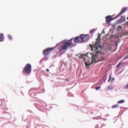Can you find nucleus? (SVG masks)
I'll list each match as a JSON object with an SVG mask.
<instances>
[{"label":"nucleus","mask_w":128,"mask_h":128,"mask_svg":"<svg viewBox=\"0 0 128 128\" xmlns=\"http://www.w3.org/2000/svg\"><path fill=\"white\" fill-rule=\"evenodd\" d=\"M52 67V66H50V67Z\"/></svg>","instance_id":"3c124183"},{"label":"nucleus","mask_w":128,"mask_h":128,"mask_svg":"<svg viewBox=\"0 0 128 128\" xmlns=\"http://www.w3.org/2000/svg\"><path fill=\"white\" fill-rule=\"evenodd\" d=\"M114 16H115V15L114 14V15H113L112 16H112V17H114Z\"/></svg>","instance_id":"58836bf2"},{"label":"nucleus","mask_w":128,"mask_h":128,"mask_svg":"<svg viewBox=\"0 0 128 128\" xmlns=\"http://www.w3.org/2000/svg\"><path fill=\"white\" fill-rule=\"evenodd\" d=\"M39 89V88H37L36 89L35 88H32L31 89H30L29 91V93H30V92L31 91H32V90H33V91H34V90H37V91H38Z\"/></svg>","instance_id":"2eb2a0df"},{"label":"nucleus","mask_w":128,"mask_h":128,"mask_svg":"<svg viewBox=\"0 0 128 128\" xmlns=\"http://www.w3.org/2000/svg\"><path fill=\"white\" fill-rule=\"evenodd\" d=\"M59 52H58V53H57V55H54V57H56V56H60L61 55H60L59 54Z\"/></svg>","instance_id":"bb28decb"},{"label":"nucleus","mask_w":128,"mask_h":128,"mask_svg":"<svg viewBox=\"0 0 128 128\" xmlns=\"http://www.w3.org/2000/svg\"><path fill=\"white\" fill-rule=\"evenodd\" d=\"M89 46L92 51V52L90 53V54L92 56L91 57L92 62L91 63L89 64L85 62L86 67L90 66L91 64L94 62H96L98 61H102L104 59V58L102 57V59L98 60V61H97L96 60L99 56V54H100L103 52V47L100 44L96 45L95 44H94V47L95 50H94V48H93V46L91 44H90Z\"/></svg>","instance_id":"f257e3e1"},{"label":"nucleus","mask_w":128,"mask_h":128,"mask_svg":"<svg viewBox=\"0 0 128 128\" xmlns=\"http://www.w3.org/2000/svg\"><path fill=\"white\" fill-rule=\"evenodd\" d=\"M121 64V63H119L118 64L117 66H116V68H118L120 66V64Z\"/></svg>","instance_id":"a878e982"},{"label":"nucleus","mask_w":128,"mask_h":128,"mask_svg":"<svg viewBox=\"0 0 128 128\" xmlns=\"http://www.w3.org/2000/svg\"><path fill=\"white\" fill-rule=\"evenodd\" d=\"M126 34V36H127L128 35V32H127L124 33V34Z\"/></svg>","instance_id":"473e14b6"},{"label":"nucleus","mask_w":128,"mask_h":128,"mask_svg":"<svg viewBox=\"0 0 128 128\" xmlns=\"http://www.w3.org/2000/svg\"><path fill=\"white\" fill-rule=\"evenodd\" d=\"M114 80H115V79L113 77L112 78V81H114Z\"/></svg>","instance_id":"c9c22d12"},{"label":"nucleus","mask_w":128,"mask_h":128,"mask_svg":"<svg viewBox=\"0 0 128 128\" xmlns=\"http://www.w3.org/2000/svg\"><path fill=\"white\" fill-rule=\"evenodd\" d=\"M122 26H117L116 30L118 31V34H119L121 31H122Z\"/></svg>","instance_id":"9b49d317"},{"label":"nucleus","mask_w":128,"mask_h":128,"mask_svg":"<svg viewBox=\"0 0 128 128\" xmlns=\"http://www.w3.org/2000/svg\"><path fill=\"white\" fill-rule=\"evenodd\" d=\"M127 8H122L120 12L116 16L113 18L115 20L116 18H118L122 14H123L124 12H125L126 10H127Z\"/></svg>","instance_id":"6e6552de"},{"label":"nucleus","mask_w":128,"mask_h":128,"mask_svg":"<svg viewBox=\"0 0 128 128\" xmlns=\"http://www.w3.org/2000/svg\"><path fill=\"white\" fill-rule=\"evenodd\" d=\"M46 70L47 72H48L49 71V70L48 69H46Z\"/></svg>","instance_id":"4c0bfd02"},{"label":"nucleus","mask_w":128,"mask_h":128,"mask_svg":"<svg viewBox=\"0 0 128 128\" xmlns=\"http://www.w3.org/2000/svg\"><path fill=\"white\" fill-rule=\"evenodd\" d=\"M116 46H117L118 45V41L117 40H116Z\"/></svg>","instance_id":"2f4dec72"},{"label":"nucleus","mask_w":128,"mask_h":128,"mask_svg":"<svg viewBox=\"0 0 128 128\" xmlns=\"http://www.w3.org/2000/svg\"><path fill=\"white\" fill-rule=\"evenodd\" d=\"M8 36L10 40H11L12 38V36L10 34H8Z\"/></svg>","instance_id":"4be33fe9"},{"label":"nucleus","mask_w":128,"mask_h":128,"mask_svg":"<svg viewBox=\"0 0 128 128\" xmlns=\"http://www.w3.org/2000/svg\"><path fill=\"white\" fill-rule=\"evenodd\" d=\"M24 70L23 71V73H25L26 74H30L31 73L32 71V67L31 64L29 63L27 64L24 68Z\"/></svg>","instance_id":"7ed1b4c3"},{"label":"nucleus","mask_w":128,"mask_h":128,"mask_svg":"<svg viewBox=\"0 0 128 128\" xmlns=\"http://www.w3.org/2000/svg\"><path fill=\"white\" fill-rule=\"evenodd\" d=\"M36 104L35 103V105L36 106ZM36 107H37H37H36Z\"/></svg>","instance_id":"37998d69"},{"label":"nucleus","mask_w":128,"mask_h":128,"mask_svg":"<svg viewBox=\"0 0 128 128\" xmlns=\"http://www.w3.org/2000/svg\"><path fill=\"white\" fill-rule=\"evenodd\" d=\"M111 79V74H110L109 75V78H108V82H110V81Z\"/></svg>","instance_id":"b1692460"},{"label":"nucleus","mask_w":128,"mask_h":128,"mask_svg":"<svg viewBox=\"0 0 128 128\" xmlns=\"http://www.w3.org/2000/svg\"><path fill=\"white\" fill-rule=\"evenodd\" d=\"M108 89L109 90H112L113 89V87L111 85L109 86L108 87Z\"/></svg>","instance_id":"5701e85b"},{"label":"nucleus","mask_w":128,"mask_h":128,"mask_svg":"<svg viewBox=\"0 0 128 128\" xmlns=\"http://www.w3.org/2000/svg\"><path fill=\"white\" fill-rule=\"evenodd\" d=\"M54 66V64H53L52 65V66Z\"/></svg>","instance_id":"de8ad7c7"},{"label":"nucleus","mask_w":128,"mask_h":128,"mask_svg":"<svg viewBox=\"0 0 128 128\" xmlns=\"http://www.w3.org/2000/svg\"><path fill=\"white\" fill-rule=\"evenodd\" d=\"M88 54V53H87L86 54H80L79 53L78 54H76V56H77L79 57V58H82L84 59L85 58L84 56H86Z\"/></svg>","instance_id":"f8f14e48"},{"label":"nucleus","mask_w":128,"mask_h":128,"mask_svg":"<svg viewBox=\"0 0 128 128\" xmlns=\"http://www.w3.org/2000/svg\"><path fill=\"white\" fill-rule=\"evenodd\" d=\"M96 30H95L94 29H93L90 31V33L92 34H93L94 32L96 31Z\"/></svg>","instance_id":"412c9836"},{"label":"nucleus","mask_w":128,"mask_h":128,"mask_svg":"<svg viewBox=\"0 0 128 128\" xmlns=\"http://www.w3.org/2000/svg\"><path fill=\"white\" fill-rule=\"evenodd\" d=\"M120 19L121 21L122 22H124L126 20L125 16H120Z\"/></svg>","instance_id":"4468645a"},{"label":"nucleus","mask_w":128,"mask_h":128,"mask_svg":"<svg viewBox=\"0 0 128 128\" xmlns=\"http://www.w3.org/2000/svg\"><path fill=\"white\" fill-rule=\"evenodd\" d=\"M119 107V105L118 104H117L112 106V108H117Z\"/></svg>","instance_id":"a211bd4d"},{"label":"nucleus","mask_w":128,"mask_h":128,"mask_svg":"<svg viewBox=\"0 0 128 128\" xmlns=\"http://www.w3.org/2000/svg\"><path fill=\"white\" fill-rule=\"evenodd\" d=\"M105 30V29H103V31H102V33L101 34H102V33H105V32L104 31V30Z\"/></svg>","instance_id":"72a5a7b5"},{"label":"nucleus","mask_w":128,"mask_h":128,"mask_svg":"<svg viewBox=\"0 0 128 128\" xmlns=\"http://www.w3.org/2000/svg\"><path fill=\"white\" fill-rule=\"evenodd\" d=\"M45 92V90L44 89H42V92H41V93H43L44 92Z\"/></svg>","instance_id":"c85d7f7f"},{"label":"nucleus","mask_w":128,"mask_h":128,"mask_svg":"<svg viewBox=\"0 0 128 128\" xmlns=\"http://www.w3.org/2000/svg\"><path fill=\"white\" fill-rule=\"evenodd\" d=\"M107 120V119H106V118H105V120Z\"/></svg>","instance_id":"a18cd8bd"},{"label":"nucleus","mask_w":128,"mask_h":128,"mask_svg":"<svg viewBox=\"0 0 128 128\" xmlns=\"http://www.w3.org/2000/svg\"><path fill=\"white\" fill-rule=\"evenodd\" d=\"M124 88H128V84H127L126 86L124 87Z\"/></svg>","instance_id":"c756f323"},{"label":"nucleus","mask_w":128,"mask_h":128,"mask_svg":"<svg viewBox=\"0 0 128 128\" xmlns=\"http://www.w3.org/2000/svg\"><path fill=\"white\" fill-rule=\"evenodd\" d=\"M106 23L108 24H109L111 21L114 20L113 18H112V16L110 15L106 16Z\"/></svg>","instance_id":"0eeeda50"},{"label":"nucleus","mask_w":128,"mask_h":128,"mask_svg":"<svg viewBox=\"0 0 128 128\" xmlns=\"http://www.w3.org/2000/svg\"><path fill=\"white\" fill-rule=\"evenodd\" d=\"M46 76H48V74H46Z\"/></svg>","instance_id":"a19ab883"},{"label":"nucleus","mask_w":128,"mask_h":128,"mask_svg":"<svg viewBox=\"0 0 128 128\" xmlns=\"http://www.w3.org/2000/svg\"><path fill=\"white\" fill-rule=\"evenodd\" d=\"M107 72H108V70H107L106 71V72H105V74H106V75H107Z\"/></svg>","instance_id":"f704fd0d"},{"label":"nucleus","mask_w":128,"mask_h":128,"mask_svg":"<svg viewBox=\"0 0 128 128\" xmlns=\"http://www.w3.org/2000/svg\"><path fill=\"white\" fill-rule=\"evenodd\" d=\"M127 19L128 20V16L127 17Z\"/></svg>","instance_id":"79ce46f5"},{"label":"nucleus","mask_w":128,"mask_h":128,"mask_svg":"<svg viewBox=\"0 0 128 128\" xmlns=\"http://www.w3.org/2000/svg\"><path fill=\"white\" fill-rule=\"evenodd\" d=\"M100 88V86H97L96 88L95 89L96 90H98Z\"/></svg>","instance_id":"393cba45"},{"label":"nucleus","mask_w":128,"mask_h":128,"mask_svg":"<svg viewBox=\"0 0 128 128\" xmlns=\"http://www.w3.org/2000/svg\"><path fill=\"white\" fill-rule=\"evenodd\" d=\"M0 101L1 102V105H2L3 104H4V103L5 100L4 99L0 100Z\"/></svg>","instance_id":"aec40b11"},{"label":"nucleus","mask_w":128,"mask_h":128,"mask_svg":"<svg viewBox=\"0 0 128 128\" xmlns=\"http://www.w3.org/2000/svg\"><path fill=\"white\" fill-rule=\"evenodd\" d=\"M121 22H122L120 20V18L118 20L115 22L113 24L112 26V27H114L115 28L116 25Z\"/></svg>","instance_id":"9d476101"},{"label":"nucleus","mask_w":128,"mask_h":128,"mask_svg":"<svg viewBox=\"0 0 128 128\" xmlns=\"http://www.w3.org/2000/svg\"><path fill=\"white\" fill-rule=\"evenodd\" d=\"M127 24H128V22H127Z\"/></svg>","instance_id":"49530a36"},{"label":"nucleus","mask_w":128,"mask_h":128,"mask_svg":"<svg viewBox=\"0 0 128 128\" xmlns=\"http://www.w3.org/2000/svg\"><path fill=\"white\" fill-rule=\"evenodd\" d=\"M109 26V25H108V27Z\"/></svg>","instance_id":"c03bdc74"},{"label":"nucleus","mask_w":128,"mask_h":128,"mask_svg":"<svg viewBox=\"0 0 128 128\" xmlns=\"http://www.w3.org/2000/svg\"><path fill=\"white\" fill-rule=\"evenodd\" d=\"M4 34L2 33H0V42H2L4 40Z\"/></svg>","instance_id":"ddd939ff"},{"label":"nucleus","mask_w":128,"mask_h":128,"mask_svg":"<svg viewBox=\"0 0 128 128\" xmlns=\"http://www.w3.org/2000/svg\"><path fill=\"white\" fill-rule=\"evenodd\" d=\"M107 75H106V74H105L103 77L102 80H104V82H105L106 80L107 76Z\"/></svg>","instance_id":"f3484780"},{"label":"nucleus","mask_w":128,"mask_h":128,"mask_svg":"<svg viewBox=\"0 0 128 128\" xmlns=\"http://www.w3.org/2000/svg\"><path fill=\"white\" fill-rule=\"evenodd\" d=\"M74 42L75 43H80L82 42V40L81 41L80 39V38L78 36L76 37L74 40Z\"/></svg>","instance_id":"1a4fd4ad"},{"label":"nucleus","mask_w":128,"mask_h":128,"mask_svg":"<svg viewBox=\"0 0 128 128\" xmlns=\"http://www.w3.org/2000/svg\"><path fill=\"white\" fill-rule=\"evenodd\" d=\"M37 93H34V95L35 96H37Z\"/></svg>","instance_id":"e433bc0d"},{"label":"nucleus","mask_w":128,"mask_h":128,"mask_svg":"<svg viewBox=\"0 0 128 128\" xmlns=\"http://www.w3.org/2000/svg\"><path fill=\"white\" fill-rule=\"evenodd\" d=\"M101 34H100L98 36V38H97L96 39V41L95 42V43H93V42H92L93 45H92V44H91L92 45V46H92L93 48H94V50H95V49L94 48V44H96V45H99V44L100 45L102 46L103 47V50H103V52L104 50V46H102L100 44V42H101V41H100V40H101V39H100L101 37H100V36L101 35Z\"/></svg>","instance_id":"423d86ee"},{"label":"nucleus","mask_w":128,"mask_h":128,"mask_svg":"<svg viewBox=\"0 0 128 128\" xmlns=\"http://www.w3.org/2000/svg\"><path fill=\"white\" fill-rule=\"evenodd\" d=\"M73 38L70 40V41L68 42V40H64L61 42L58 43L56 44V47H58V48L59 49V54L60 55H62L64 54L66 51L64 50H66L67 48L70 46V47H73L76 46V44L72 43V40Z\"/></svg>","instance_id":"f03ea898"},{"label":"nucleus","mask_w":128,"mask_h":128,"mask_svg":"<svg viewBox=\"0 0 128 128\" xmlns=\"http://www.w3.org/2000/svg\"><path fill=\"white\" fill-rule=\"evenodd\" d=\"M55 48H58V47H56V46L54 47L48 48H47L45 49L43 51V54L44 56H47L51 52L52 50L54 49Z\"/></svg>","instance_id":"39448f33"},{"label":"nucleus","mask_w":128,"mask_h":128,"mask_svg":"<svg viewBox=\"0 0 128 128\" xmlns=\"http://www.w3.org/2000/svg\"><path fill=\"white\" fill-rule=\"evenodd\" d=\"M98 126V125H96V127H97V126Z\"/></svg>","instance_id":"09e8293b"},{"label":"nucleus","mask_w":128,"mask_h":128,"mask_svg":"<svg viewBox=\"0 0 128 128\" xmlns=\"http://www.w3.org/2000/svg\"><path fill=\"white\" fill-rule=\"evenodd\" d=\"M87 68L88 69L89 68V66H88Z\"/></svg>","instance_id":"ea45409f"},{"label":"nucleus","mask_w":128,"mask_h":128,"mask_svg":"<svg viewBox=\"0 0 128 128\" xmlns=\"http://www.w3.org/2000/svg\"><path fill=\"white\" fill-rule=\"evenodd\" d=\"M32 80H28L26 82L28 84V83L31 82H32Z\"/></svg>","instance_id":"cd10ccee"},{"label":"nucleus","mask_w":128,"mask_h":128,"mask_svg":"<svg viewBox=\"0 0 128 128\" xmlns=\"http://www.w3.org/2000/svg\"><path fill=\"white\" fill-rule=\"evenodd\" d=\"M125 100H122L118 102V104L122 103L124 102Z\"/></svg>","instance_id":"6ab92c4d"},{"label":"nucleus","mask_w":128,"mask_h":128,"mask_svg":"<svg viewBox=\"0 0 128 128\" xmlns=\"http://www.w3.org/2000/svg\"><path fill=\"white\" fill-rule=\"evenodd\" d=\"M110 116V115H109V114H108V116Z\"/></svg>","instance_id":"8fccbe9b"},{"label":"nucleus","mask_w":128,"mask_h":128,"mask_svg":"<svg viewBox=\"0 0 128 128\" xmlns=\"http://www.w3.org/2000/svg\"><path fill=\"white\" fill-rule=\"evenodd\" d=\"M82 42H88L90 38V36L88 34H81L80 36Z\"/></svg>","instance_id":"20e7f679"},{"label":"nucleus","mask_w":128,"mask_h":128,"mask_svg":"<svg viewBox=\"0 0 128 128\" xmlns=\"http://www.w3.org/2000/svg\"><path fill=\"white\" fill-rule=\"evenodd\" d=\"M128 58V56H125V57L124 58V60L126 59L127 58Z\"/></svg>","instance_id":"7c9ffc66"},{"label":"nucleus","mask_w":128,"mask_h":128,"mask_svg":"<svg viewBox=\"0 0 128 128\" xmlns=\"http://www.w3.org/2000/svg\"><path fill=\"white\" fill-rule=\"evenodd\" d=\"M48 57L46 56H45L43 57V58L40 61V62H41V61L43 60H48Z\"/></svg>","instance_id":"dca6fc26"}]
</instances>
